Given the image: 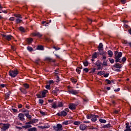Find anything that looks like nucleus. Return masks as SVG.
I'll return each instance as SVG.
<instances>
[{
  "mask_svg": "<svg viewBox=\"0 0 131 131\" xmlns=\"http://www.w3.org/2000/svg\"><path fill=\"white\" fill-rule=\"evenodd\" d=\"M77 106V104L76 103H71L69 105V108L71 110H75L76 107Z\"/></svg>",
  "mask_w": 131,
  "mask_h": 131,
  "instance_id": "nucleus-4",
  "label": "nucleus"
},
{
  "mask_svg": "<svg viewBox=\"0 0 131 131\" xmlns=\"http://www.w3.org/2000/svg\"><path fill=\"white\" fill-rule=\"evenodd\" d=\"M121 2L122 3V4H125V3H126V0H121Z\"/></svg>",
  "mask_w": 131,
  "mask_h": 131,
  "instance_id": "nucleus-60",
  "label": "nucleus"
},
{
  "mask_svg": "<svg viewBox=\"0 0 131 131\" xmlns=\"http://www.w3.org/2000/svg\"><path fill=\"white\" fill-rule=\"evenodd\" d=\"M102 64V63H101V61H100V60H97L96 62V63H95V65L96 66H98L100 64Z\"/></svg>",
  "mask_w": 131,
  "mask_h": 131,
  "instance_id": "nucleus-41",
  "label": "nucleus"
},
{
  "mask_svg": "<svg viewBox=\"0 0 131 131\" xmlns=\"http://www.w3.org/2000/svg\"><path fill=\"white\" fill-rule=\"evenodd\" d=\"M18 74H19V72L17 69H14L9 72L10 76H11L12 77H13V78L16 77V76H17V75Z\"/></svg>",
  "mask_w": 131,
  "mask_h": 131,
  "instance_id": "nucleus-2",
  "label": "nucleus"
},
{
  "mask_svg": "<svg viewBox=\"0 0 131 131\" xmlns=\"http://www.w3.org/2000/svg\"><path fill=\"white\" fill-rule=\"evenodd\" d=\"M71 81L72 82H74V83H76V82H77V80H76V79L72 78Z\"/></svg>",
  "mask_w": 131,
  "mask_h": 131,
  "instance_id": "nucleus-47",
  "label": "nucleus"
},
{
  "mask_svg": "<svg viewBox=\"0 0 131 131\" xmlns=\"http://www.w3.org/2000/svg\"><path fill=\"white\" fill-rule=\"evenodd\" d=\"M104 74H105V71H101L97 73V75H100V76L102 75H104Z\"/></svg>",
  "mask_w": 131,
  "mask_h": 131,
  "instance_id": "nucleus-26",
  "label": "nucleus"
},
{
  "mask_svg": "<svg viewBox=\"0 0 131 131\" xmlns=\"http://www.w3.org/2000/svg\"><path fill=\"white\" fill-rule=\"evenodd\" d=\"M19 91H21L23 94H24L25 95L27 94V91H26V89L23 88H19Z\"/></svg>",
  "mask_w": 131,
  "mask_h": 131,
  "instance_id": "nucleus-15",
  "label": "nucleus"
},
{
  "mask_svg": "<svg viewBox=\"0 0 131 131\" xmlns=\"http://www.w3.org/2000/svg\"><path fill=\"white\" fill-rule=\"evenodd\" d=\"M26 125L22 126L23 128H25L26 129L27 128H30L32 126L29 124H26Z\"/></svg>",
  "mask_w": 131,
  "mask_h": 131,
  "instance_id": "nucleus-22",
  "label": "nucleus"
},
{
  "mask_svg": "<svg viewBox=\"0 0 131 131\" xmlns=\"http://www.w3.org/2000/svg\"><path fill=\"white\" fill-rule=\"evenodd\" d=\"M92 117H93V115H87L86 118H87V119H91V118L92 119Z\"/></svg>",
  "mask_w": 131,
  "mask_h": 131,
  "instance_id": "nucleus-44",
  "label": "nucleus"
},
{
  "mask_svg": "<svg viewBox=\"0 0 131 131\" xmlns=\"http://www.w3.org/2000/svg\"><path fill=\"white\" fill-rule=\"evenodd\" d=\"M64 106V104L62 102H58L57 104V108H61Z\"/></svg>",
  "mask_w": 131,
  "mask_h": 131,
  "instance_id": "nucleus-20",
  "label": "nucleus"
},
{
  "mask_svg": "<svg viewBox=\"0 0 131 131\" xmlns=\"http://www.w3.org/2000/svg\"><path fill=\"white\" fill-rule=\"evenodd\" d=\"M83 65L84 66L86 67L89 65V62L88 61H84L83 62Z\"/></svg>",
  "mask_w": 131,
  "mask_h": 131,
  "instance_id": "nucleus-50",
  "label": "nucleus"
},
{
  "mask_svg": "<svg viewBox=\"0 0 131 131\" xmlns=\"http://www.w3.org/2000/svg\"><path fill=\"white\" fill-rule=\"evenodd\" d=\"M27 49L29 52H32V51H33V48L30 46L27 47Z\"/></svg>",
  "mask_w": 131,
  "mask_h": 131,
  "instance_id": "nucleus-32",
  "label": "nucleus"
},
{
  "mask_svg": "<svg viewBox=\"0 0 131 131\" xmlns=\"http://www.w3.org/2000/svg\"><path fill=\"white\" fill-rule=\"evenodd\" d=\"M3 126L2 128V131H6L10 128V124L9 123L3 124Z\"/></svg>",
  "mask_w": 131,
  "mask_h": 131,
  "instance_id": "nucleus-5",
  "label": "nucleus"
},
{
  "mask_svg": "<svg viewBox=\"0 0 131 131\" xmlns=\"http://www.w3.org/2000/svg\"><path fill=\"white\" fill-rule=\"evenodd\" d=\"M79 128L81 130H84L86 129V125L84 124H81L79 126Z\"/></svg>",
  "mask_w": 131,
  "mask_h": 131,
  "instance_id": "nucleus-11",
  "label": "nucleus"
},
{
  "mask_svg": "<svg viewBox=\"0 0 131 131\" xmlns=\"http://www.w3.org/2000/svg\"><path fill=\"white\" fill-rule=\"evenodd\" d=\"M48 102L49 103H53V102H54V99H49Z\"/></svg>",
  "mask_w": 131,
  "mask_h": 131,
  "instance_id": "nucleus-59",
  "label": "nucleus"
},
{
  "mask_svg": "<svg viewBox=\"0 0 131 131\" xmlns=\"http://www.w3.org/2000/svg\"><path fill=\"white\" fill-rule=\"evenodd\" d=\"M19 29L21 32H25V29L23 27H20Z\"/></svg>",
  "mask_w": 131,
  "mask_h": 131,
  "instance_id": "nucleus-38",
  "label": "nucleus"
},
{
  "mask_svg": "<svg viewBox=\"0 0 131 131\" xmlns=\"http://www.w3.org/2000/svg\"><path fill=\"white\" fill-rule=\"evenodd\" d=\"M63 126L61 124H57L56 126H53V129L56 131H60L62 130V128Z\"/></svg>",
  "mask_w": 131,
  "mask_h": 131,
  "instance_id": "nucleus-3",
  "label": "nucleus"
},
{
  "mask_svg": "<svg viewBox=\"0 0 131 131\" xmlns=\"http://www.w3.org/2000/svg\"><path fill=\"white\" fill-rule=\"evenodd\" d=\"M110 126H111V125L110 124H107L106 125H104L103 126V128H109V127H110Z\"/></svg>",
  "mask_w": 131,
  "mask_h": 131,
  "instance_id": "nucleus-37",
  "label": "nucleus"
},
{
  "mask_svg": "<svg viewBox=\"0 0 131 131\" xmlns=\"http://www.w3.org/2000/svg\"><path fill=\"white\" fill-rule=\"evenodd\" d=\"M15 21L16 23L18 24L20 23V22H21V19H20V18H17Z\"/></svg>",
  "mask_w": 131,
  "mask_h": 131,
  "instance_id": "nucleus-49",
  "label": "nucleus"
},
{
  "mask_svg": "<svg viewBox=\"0 0 131 131\" xmlns=\"http://www.w3.org/2000/svg\"><path fill=\"white\" fill-rule=\"evenodd\" d=\"M37 50H39V51H43V46H38L37 47Z\"/></svg>",
  "mask_w": 131,
  "mask_h": 131,
  "instance_id": "nucleus-24",
  "label": "nucleus"
},
{
  "mask_svg": "<svg viewBox=\"0 0 131 131\" xmlns=\"http://www.w3.org/2000/svg\"><path fill=\"white\" fill-rule=\"evenodd\" d=\"M125 61H126V57H123L122 58V60L120 59V61H121V63H124V62H125Z\"/></svg>",
  "mask_w": 131,
  "mask_h": 131,
  "instance_id": "nucleus-36",
  "label": "nucleus"
},
{
  "mask_svg": "<svg viewBox=\"0 0 131 131\" xmlns=\"http://www.w3.org/2000/svg\"><path fill=\"white\" fill-rule=\"evenodd\" d=\"M48 83H49V84H50L51 85V84H52V83H55V82H54V80H50L48 81Z\"/></svg>",
  "mask_w": 131,
  "mask_h": 131,
  "instance_id": "nucleus-45",
  "label": "nucleus"
},
{
  "mask_svg": "<svg viewBox=\"0 0 131 131\" xmlns=\"http://www.w3.org/2000/svg\"><path fill=\"white\" fill-rule=\"evenodd\" d=\"M28 130V131H36L37 130V129L36 128V127H32V128H29Z\"/></svg>",
  "mask_w": 131,
  "mask_h": 131,
  "instance_id": "nucleus-29",
  "label": "nucleus"
},
{
  "mask_svg": "<svg viewBox=\"0 0 131 131\" xmlns=\"http://www.w3.org/2000/svg\"><path fill=\"white\" fill-rule=\"evenodd\" d=\"M113 67L115 68L121 69V68H122V64L120 63H115L114 66Z\"/></svg>",
  "mask_w": 131,
  "mask_h": 131,
  "instance_id": "nucleus-9",
  "label": "nucleus"
},
{
  "mask_svg": "<svg viewBox=\"0 0 131 131\" xmlns=\"http://www.w3.org/2000/svg\"><path fill=\"white\" fill-rule=\"evenodd\" d=\"M57 115H58V116L65 117V116H66V115H67V113L66 112H65L64 111H62L60 113H58L57 114Z\"/></svg>",
  "mask_w": 131,
  "mask_h": 131,
  "instance_id": "nucleus-8",
  "label": "nucleus"
},
{
  "mask_svg": "<svg viewBox=\"0 0 131 131\" xmlns=\"http://www.w3.org/2000/svg\"><path fill=\"white\" fill-rule=\"evenodd\" d=\"M105 81H107V84H111V83H112V81H111L110 80L106 79L105 80Z\"/></svg>",
  "mask_w": 131,
  "mask_h": 131,
  "instance_id": "nucleus-42",
  "label": "nucleus"
},
{
  "mask_svg": "<svg viewBox=\"0 0 131 131\" xmlns=\"http://www.w3.org/2000/svg\"><path fill=\"white\" fill-rule=\"evenodd\" d=\"M101 65L102 66H104V67H107V66H108V62L106 60H104Z\"/></svg>",
  "mask_w": 131,
  "mask_h": 131,
  "instance_id": "nucleus-21",
  "label": "nucleus"
},
{
  "mask_svg": "<svg viewBox=\"0 0 131 131\" xmlns=\"http://www.w3.org/2000/svg\"><path fill=\"white\" fill-rule=\"evenodd\" d=\"M9 20L10 21H15V17H11L9 18Z\"/></svg>",
  "mask_w": 131,
  "mask_h": 131,
  "instance_id": "nucleus-53",
  "label": "nucleus"
},
{
  "mask_svg": "<svg viewBox=\"0 0 131 131\" xmlns=\"http://www.w3.org/2000/svg\"><path fill=\"white\" fill-rule=\"evenodd\" d=\"M83 71H84L86 73H88V72H89V69L84 68L83 69Z\"/></svg>",
  "mask_w": 131,
  "mask_h": 131,
  "instance_id": "nucleus-52",
  "label": "nucleus"
},
{
  "mask_svg": "<svg viewBox=\"0 0 131 131\" xmlns=\"http://www.w3.org/2000/svg\"><path fill=\"white\" fill-rule=\"evenodd\" d=\"M97 70H102L103 69V66H102V64H99L98 66H97Z\"/></svg>",
  "mask_w": 131,
  "mask_h": 131,
  "instance_id": "nucleus-35",
  "label": "nucleus"
},
{
  "mask_svg": "<svg viewBox=\"0 0 131 131\" xmlns=\"http://www.w3.org/2000/svg\"><path fill=\"white\" fill-rule=\"evenodd\" d=\"M39 104H41V105H42V104H43V100L39 99Z\"/></svg>",
  "mask_w": 131,
  "mask_h": 131,
  "instance_id": "nucleus-48",
  "label": "nucleus"
},
{
  "mask_svg": "<svg viewBox=\"0 0 131 131\" xmlns=\"http://www.w3.org/2000/svg\"><path fill=\"white\" fill-rule=\"evenodd\" d=\"M62 124L64 125H68V124H69V122L68 121H65L62 122Z\"/></svg>",
  "mask_w": 131,
  "mask_h": 131,
  "instance_id": "nucleus-39",
  "label": "nucleus"
},
{
  "mask_svg": "<svg viewBox=\"0 0 131 131\" xmlns=\"http://www.w3.org/2000/svg\"><path fill=\"white\" fill-rule=\"evenodd\" d=\"M80 123H81V122H80V121H75L74 122V124L75 125H78L79 124H80Z\"/></svg>",
  "mask_w": 131,
  "mask_h": 131,
  "instance_id": "nucleus-40",
  "label": "nucleus"
},
{
  "mask_svg": "<svg viewBox=\"0 0 131 131\" xmlns=\"http://www.w3.org/2000/svg\"><path fill=\"white\" fill-rule=\"evenodd\" d=\"M40 114H41L42 115H46V112H43V111H40Z\"/></svg>",
  "mask_w": 131,
  "mask_h": 131,
  "instance_id": "nucleus-54",
  "label": "nucleus"
},
{
  "mask_svg": "<svg viewBox=\"0 0 131 131\" xmlns=\"http://www.w3.org/2000/svg\"><path fill=\"white\" fill-rule=\"evenodd\" d=\"M103 76H104V77H108V76H109V73H106V74H103Z\"/></svg>",
  "mask_w": 131,
  "mask_h": 131,
  "instance_id": "nucleus-56",
  "label": "nucleus"
},
{
  "mask_svg": "<svg viewBox=\"0 0 131 131\" xmlns=\"http://www.w3.org/2000/svg\"><path fill=\"white\" fill-rule=\"evenodd\" d=\"M98 51L99 52H102L103 51V43H100L99 45V46L98 47Z\"/></svg>",
  "mask_w": 131,
  "mask_h": 131,
  "instance_id": "nucleus-14",
  "label": "nucleus"
},
{
  "mask_svg": "<svg viewBox=\"0 0 131 131\" xmlns=\"http://www.w3.org/2000/svg\"><path fill=\"white\" fill-rule=\"evenodd\" d=\"M33 35L34 36H38V37H41L42 36V35L41 34H40V33H34L33 34Z\"/></svg>",
  "mask_w": 131,
  "mask_h": 131,
  "instance_id": "nucleus-19",
  "label": "nucleus"
},
{
  "mask_svg": "<svg viewBox=\"0 0 131 131\" xmlns=\"http://www.w3.org/2000/svg\"><path fill=\"white\" fill-rule=\"evenodd\" d=\"M49 91L47 90H45L44 91H43L41 93V95H42V98H45L46 97V94H47V93H48Z\"/></svg>",
  "mask_w": 131,
  "mask_h": 131,
  "instance_id": "nucleus-16",
  "label": "nucleus"
},
{
  "mask_svg": "<svg viewBox=\"0 0 131 131\" xmlns=\"http://www.w3.org/2000/svg\"><path fill=\"white\" fill-rule=\"evenodd\" d=\"M26 125L22 126L23 128H25L26 129L27 128H30L32 126L29 124H26Z\"/></svg>",
  "mask_w": 131,
  "mask_h": 131,
  "instance_id": "nucleus-23",
  "label": "nucleus"
},
{
  "mask_svg": "<svg viewBox=\"0 0 131 131\" xmlns=\"http://www.w3.org/2000/svg\"><path fill=\"white\" fill-rule=\"evenodd\" d=\"M65 112H69V108H67L64 110Z\"/></svg>",
  "mask_w": 131,
  "mask_h": 131,
  "instance_id": "nucleus-64",
  "label": "nucleus"
},
{
  "mask_svg": "<svg viewBox=\"0 0 131 131\" xmlns=\"http://www.w3.org/2000/svg\"><path fill=\"white\" fill-rule=\"evenodd\" d=\"M59 81H60V78L57 76L56 77V82H59Z\"/></svg>",
  "mask_w": 131,
  "mask_h": 131,
  "instance_id": "nucleus-55",
  "label": "nucleus"
},
{
  "mask_svg": "<svg viewBox=\"0 0 131 131\" xmlns=\"http://www.w3.org/2000/svg\"><path fill=\"white\" fill-rule=\"evenodd\" d=\"M80 69H81V68L78 67L76 70V72L78 73V74H80V72H81V71H80Z\"/></svg>",
  "mask_w": 131,
  "mask_h": 131,
  "instance_id": "nucleus-33",
  "label": "nucleus"
},
{
  "mask_svg": "<svg viewBox=\"0 0 131 131\" xmlns=\"http://www.w3.org/2000/svg\"><path fill=\"white\" fill-rule=\"evenodd\" d=\"M99 121L101 122V123H106V122H107L106 120L103 119H100Z\"/></svg>",
  "mask_w": 131,
  "mask_h": 131,
  "instance_id": "nucleus-31",
  "label": "nucleus"
},
{
  "mask_svg": "<svg viewBox=\"0 0 131 131\" xmlns=\"http://www.w3.org/2000/svg\"><path fill=\"white\" fill-rule=\"evenodd\" d=\"M25 116H26L27 118H29L30 119H31V117H32L31 115H29V113L28 112V111H27V113L25 114Z\"/></svg>",
  "mask_w": 131,
  "mask_h": 131,
  "instance_id": "nucleus-25",
  "label": "nucleus"
},
{
  "mask_svg": "<svg viewBox=\"0 0 131 131\" xmlns=\"http://www.w3.org/2000/svg\"><path fill=\"white\" fill-rule=\"evenodd\" d=\"M125 131H131L130 126H129V123H126V129Z\"/></svg>",
  "mask_w": 131,
  "mask_h": 131,
  "instance_id": "nucleus-13",
  "label": "nucleus"
},
{
  "mask_svg": "<svg viewBox=\"0 0 131 131\" xmlns=\"http://www.w3.org/2000/svg\"><path fill=\"white\" fill-rule=\"evenodd\" d=\"M69 94H71L72 95H77L78 94L79 91L74 90H70L67 91Z\"/></svg>",
  "mask_w": 131,
  "mask_h": 131,
  "instance_id": "nucleus-7",
  "label": "nucleus"
},
{
  "mask_svg": "<svg viewBox=\"0 0 131 131\" xmlns=\"http://www.w3.org/2000/svg\"><path fill=\"white\" fill-rule=\"evenodd\" d=\"M49 127H50V125H45L44 126V128H49Z\"/></svg>",
  "mask_w": 131,
  "mask_h": 131,
  "instance_id": "nucleus-63",
  "label": "nucleus"
},
{
  "mask_svg": "<svg viewBox=\"0 0 131 131\" xmlns=\"http://www.w3.org/2000/svg\"><path fill=\"white\" fill-rule=\"evenodd\" d=\"M3 37H5V38H6V39H7V40H11V39H12V38H13V36L11 35H3Z\"/></svg>",
  "mask_w": 131,
  "mask_h": 131,
  "instance_id": "nucleus-10",
  "label": "nucleus"
},
{
  "mask_svg": "<svg viewBox=\"0 0 131 131\" xmlns=\"http://www.w3.org/2000/svg\"><path fill=\"white\" fill-rule=\"evenodd\" d=\"M14 16L16 18H20V19H22V17L21 16V15H20L19 14H14Z\"/></svg>",
  "mask_w": 131,
  "mask_h": 131,
  "instance_id": "nucleus-34",
  "label": "nucleus"
},
{
  "mask_svg": "<svg viewBox=\"0 0 131 131\" xmlns=\"http://www.w3.org/2000/svg\"><path fill=\"white\" fill-rule=\"evenodd\" d=\"M27 41L29 43H31V42H32V41H33V39H32L31 38H29L27 39Z\"/></svg>",
  "mask_w": 131,
  "mask_h": 131,
  "instance_id": "nucleus-27",
  "label": "nucleus"
},
{
  "mask_svg": "<svg viewBox=\"0 0 131 131\" xmlns=\"http://www.w3.org/2000/svg\"><path fill=\"white\" fill-rule=\"evenodd\" d=\"M88 21L89 24H92V22H93V20L91 18H88Z\"/></svg>",
  "mask_w": 131,
  "mask_h": 131,
  "instance_id": "nucleus-51",
  "label": "nucleus"
},
{
  "mask_svg": "<svg viewBox=\"0 0 131 131\" xmlns=\"http://www.w3.org/2000/svg\"><path fill=\"white\" fill-rule=\"evenodd\" d=\"M110 63H111V64H113V63H114V59H110Z\"/></svg>",
  "mask_w": 131,
  "mask_h": 131,
  "instance_id": "nucleus-57",
  "label": "nucleus"
},
{
  "mask_svg": "<svg viewBox=\"0 0 131 131\" xmlns=\"http://www.w3.org/2000/svg\"><path fill=\"white\" fill-rule=\"evenodd\" d=\"M46 89H47V90H50V88H51V85L50 84H47L45 86Z\"/></svg>",
  "mask_w": 131,
  "mask_h": 131,
  "instance_id": "nucleus-43",
  "label": "nucleus"
},
{
  "mask_svg": "<svg viewBox=\"0 0 131 131\" xmlns=\"http://www.w3.org/2000/svg\"><path fill=\"white\" fill-rule=\"evenodd\" d=\"M23 85L24 88L26 89V90L29 89V84H28V83H24Z\"/></svg>",
  "mask_w": 131,
  "mask_h": 131,
  "instance_id": "nucleus-30",
  "label": "nucleus"
},
{
  "mask_svg": "<svg viewBox=\"0 0 131 131\" xmlns=\"http://www.w3.org/2000/svg\"><path fill=\"white\" fill-rule=\"evenodd\" d=\"M51 108H54V109H56L57 108H58V105H57V102H53Z\"/></svg>",
  "mask_w": 131,
  "mask_h": 131,
  "instance_id": "nucleus-17",
  "label": "nucleus"
},
{
  "mask_svg": "<svg viewBox=\"0 0 131 131\" xmlns=\"http://www.w3.org/2000/svg\"><path fill=\"white\" fill-rule=\"evenodd\" d=\"M17 117L19 120H20V121H24V120H25V118H24V114H19Z\"/></svg>",
  "mask_w": 131,
  "mask_h": 131,
  "instance_id": "nucleus-6",
  "label": "nucleus"
},
{
  "mask_svg": "<svg viewBox=\"0 0 131 131\" xmlns=\"http://www.w3.org/2000/svg\"><path fill=\"white\" fill-rule=\"evenodd\" d=\"M99 117L98 116H94V115H92V119H91V120L92 121H93V122H95V121H97L98 120V118Z\"/></svg>",
  "mask_w": 131,
  "mask_h": 131,
  "instance_id": "nucleus-12",
  "label": "nucleus"
},
{
  "mask_svg": "<svg viewBox=\"0 0 131 131\" xmlns=\"http://www.w3.org/2000/svg\"><path fill=\"white\" fill-rule=\"evenodd\" d=\"M121 57H122V52H118L117 51L115 52V60L116 63H121V61H120V58H121Z\"/></svg>",
  "mask_w": 131,
  "mask_h": 131,
  "instance_id": "nucleus-1",
  "label": "nucleus"
},
{
  "mask_svg": "<svg viewBox=\"0 0 131 131\" xmlns=\"http://www.w3.org/2000/svg\"><path fill=\"white\" fill-rule=\"evenodd\" d=\"M119 91H120V88H118L114 90V92H119Z\"/></svg>",
  "mask_w": 131,
  "mask_h": 131,
  "instance_id": "nucleus-61",
  "label": "nucleus"
},
{
  "mask_svg": "<svg viewBox=\"0 0 131 131\" xmlns=\"http://www.w3.org/2000/svg\"><path fill=\"white\" fill-rule=\"evenodd\" d=\"M107 54H108V57H110V58L112 57V56H113V52L111 50H108L107 51Z\"/></svg>",
  "mask_w": 131,
  "mask_h": 131,
  "instance_id": "nucleus-18",
  "label": "nucleus"
},
{
  "mask_svg": "<svg viewBox=\"0 0 131 131\" xmlns=\"http://www.w3.org/2000/svg\"><path fill=\"white\" fill-rule=\"evenodd\" d=\"M22 107H23V105L22 104L18 105V108H22Z\"/></svg>",
  "mask_w": 131,
  "mask_h": 131,
  "instance_id": "nucleus-62",
  "label": "nucleus"
},
{
  "mask_svg": "<svg viewBox=\"0 0 131 131\" xmlns=\"http://www.w3.org/2000/svg\"><path fill=\"white\" fill-rule=\"evenodd\" d=\"M36 96H37V98H38L39 99L41 98L42 96L40 94H37Z\"/></svg>",
  "mask_w": 131,
  "mask_h": 131,
  "instance_id": "nucleus-58",
  "label": "nucleus"
},
{
  "mask_svg": "<svg viewBox=\"0 0 131 131\" xmlns=\"http://www.w3.org/2000/svg\"><path fill=\"white\" fill-rule=\"evenodd\" d=\"M98 57V53L95 52L94 54L92 55V59H96Z\"/></svg>",
  "mask_w": 131,
  "mask_h": 131,
  "instance_id": "nucleus-28",
  "label": "nucleus"
},
{
  "mask_svg": "<svg viewBox=\"0 0 131 131\" xmlns=\"http://www.w3.org/2000/svg\"><path fill=\"white\" fill-rule=\"evenodd\" d=\"M33 123H34V122L32 121H30L28 122H26V124H33Z\"/></svg>",
  "mask_w": 131,
  "mask_h": 131,
  "instance_id": "nucleus-46",
  "label": "nucleus"
}]
</instances>
